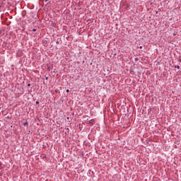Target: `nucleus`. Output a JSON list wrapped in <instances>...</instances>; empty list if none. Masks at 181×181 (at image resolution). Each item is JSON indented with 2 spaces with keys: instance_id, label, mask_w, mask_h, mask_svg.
<instances>
[{
  "instance_id": "nucleus-1",
  "label": "nucleus",
  "mask_w": 181,
  "mask_h": 181,
  "mask_svg": "<svg viewBox=\"0 0 181 181\" xmlns=\"http://www.w3.org/2000/svg\"><path fill=\"white\" fill-rule=\"evenodd\" d=\"M90 125H93V124H95V120L94 119H91L90 120L88 121Z\"/></svg>"
},
{
  "instance_id": "nucleus-2",
  "label": "nucleus",
  "mask_w": 181,
  "mask_h": 181,
  "mask_svg": "<svg viewBox=\"0 0 181 181\" xmlns=\"http://www.w3.org/2000/svg\"><path fill=\"white\" fill-rule=\"evenodd\" d=\"M175 68L179 69H180V66H179V65H175Z\"/></svg>"
},
{
  "instance_id": "nucleus-3",
  "label": "nucleus",
  "mask_w": 181,
  "mask_h": 181,
  "mask_svg": "<svg viewBox=\"0 0 181 181\" xmlns=\"http://www.w3.org/2000/svg\"><path fill=\"white\" fill-rule=\"evenodd\" d=\"M23 125H24V126H26V125H28V122H23Z\"/></svg>"
},
{
  "instance_id": "nucleus-4",
  "label": "nucleus",
  "mask_w": 181,
  "mask_h": 181,
  "mask_svg": "<svg viewBox=\"0 0 181 181\" xmlns=\"http://www.w3.org/2000/svg\"><path fill=\"white\" fill-rule=\"evenodd\" d=\"M134 60H135V62H138V60H139V59L138 57H136V58L134 59Z\"/></svg>"
},
{
  "instance_id": "nucleus-5",
  "label": "nucleus",
  "mask_w": 181,
  "mask_h": 181,
  "mask_svg": "<svg viewBox=\"0 0 181 181\" xmlns=\"http://www.w3.org/2000/svg\"><path fill=\"white\" fill-rule=\"evenodd\" d=\"M33 32H36V28L33 29Z\"/></svg>"
},
{
  "instance_id": "nucleus-6",
  "label": "nucleus",
  "mask_w": 181,
  "mask_h": 181,
  "mask_svg": "<svg viewBox=\"0 0 181 181\" xmlns=\"http://www.w3.org/2000/svg\"><path fill=\"white\" fill-rule=\"evenodd\" d=\"M66 93H70V90L69 89H67Z\"/></svg>"
},
{
  "instance_id": "nucleus-7",
  "label": "nucleus",
  "mask_w": 181,
  "mask_h": 181,
  "mask_svg": "<svg viewBox=\"0 0 181 181\" xmlns=\"http://www.w3.org/2000/svg\"><path fill=\"white\" fill-rule=\"evenodd\" d=\"M28 87H30V83H28Z\"/></svg>"
},
{
  "instance_id": "nucleus-8",
  "label": "nucleus",
  "mask_w": 181,
  "mask_h": 181,
  "mask_svg": "<svg viewBox=\"0 0 181 181\" xmlns=\"http://www.w3.org/2000/svg\"><path fill=\"white\" fill-rule=\"evenodd\" d=\"M47 69H48L49 71H50V67H48Z\"/></svg>"
},
{
  "instance_id": "nucleus-9",
  "label": "nucleus",
  "mask_w": 181,
  "mask_h": 181,
  "mask_svg": "<svg viewBox=\"0 0 181 181\" xmlns=\"http://www.w3.org/2000/svg\"><path fill=\"white\" fill-rule=\"evenodd\" d=\"M142 47H143L142 46H140V47H139V49H142Z\"/></svg>"
},
{
  "instance_id": "nucleus-10",
  "label": "nucleus",
  "mask_w": 181,
  "mask_h": 181,
  "mask_svg": "<svg viewBox=\"0 0 181 181\" xmlns=\"http://www.w3.org/2000/svg\"><path fill=\"white\" fill-rule=\"evenodd\" d=\"M36 104H39V101H36Z\"/></svg>"
},
{
  "instance_id": "nucleus-11",
  "label": "nucleus",
  "mask_w": 181,
  "mask_h": 181,
  "mask_svg": "<svg viewBox=\"0 0 181 181\" xmlns=\"http://www.w3.org/2000/svg\"><path fill=\"white\" fill-rule=\"evenodd\" d=\"M45 80H48V78H47V77H46V78H45Z\"/></svg>"
},
{
  "instance_id": "nucleus-12",
  "label": "nucleus",
  "mask_w": 181,
  "mask_h": 181,
  "mask_svg": "<svg viewBox=\"0 0 181 181\" xmlns=\"http://www.w3.org/2000/svg\"><path fill=\"white\" fill-rule=\"evenodd\" d=\"M180 62H181V59H180Z\"/></svg>"
}]
</instances>
